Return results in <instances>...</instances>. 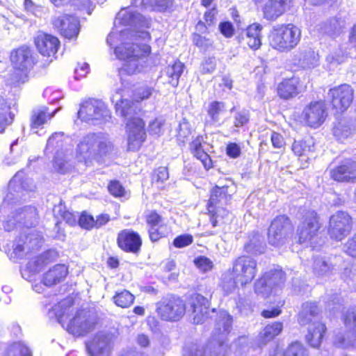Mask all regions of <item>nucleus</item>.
Segmentation results:
<instances>
[{
	"instance_id": "nucleus-1",
	"label": "nucleus",
	"mask_w": 356,
	"mask_h": 356,
	"mask_svg": "<svg viewBox=\"0 0 356 356\" xmlns=\"http://www.w3.org/2000/svg\"><path fill=\"white\" fill-rule=\"evenodd\" d=\"M149 34L147 31H135L129 29L120 31L113 30L107 38V43L113 47L117 44L118 41L121 44L115 47L116 56L124 60L120 73L134 74L141 72L143 63L151 51L150 47L147 44H138L136 42H127L126 40H137L138 38L143 40L149 39Z\"/></svg>"
},
{
	"instance_id": "nucleus-2",
	"label": "nucleus",
	"mask_w": 356,
	"mask_h": 356,
	"mask_svg": "<svg viewBox=\"0 0 356 356\" xmlns=\"http://www.w3.org/2000/svg\"><path fill=\"white\" fill-rule=\"evenodd\" d=\"M111 101L115 104L116 113L127 120L126 129L129 149L131 151L138 149L146 136L145 123L140 118L137 116L140 109L134 102L121 99V95L118 91L113 95Z\"/></svg>"
},
{
	"instance_id": "nucleus-3",
	"label": "nucleus",
	"mask_w": 356,
	"mask_h": 356,
	"mask_svg": "<svg viewBox=\"0 0 356 356\" xmlns=\"http://www.w3.org/2000/svg\"><path fill=\"white\" fill-rule=\"evenodd\" d=\"M70 300H63L53 307L58 322L66 331L75 337H84L94 330L97 323V316L90 311H77L72 317Z\"/></svg>"
},
{
	"instance_id": "nucleus-4",
	"label": "nucleus",
	"mask_w": 356,
	"mask_h": 356,
	"mask_svg": "<svg viewBox=\"0 0 356 356\" xmlns=\"http://www.w3.org/2000/svg\"><path fill=\"white\" fill-rule=\"evenodd\" d=\"M114 151V146L108 135L103 133H91L81 138L76 145V159L78 168L89 166L95 160L109 156Z\"/></svg>"
},
{
	"instance_id": "nucleus-5",
	"label": "nucleus",
	"mask_w": 356,
	"mask_h": 356,
	"mask_svg": "<svg viewBox=\"0 0 356 356\" xmlns=\"http://www.w3.org/2000/svg\"><path fill=\"white\" fill-rule=\"evenodd\" d=\"M257 273V264L250 256L243 255L232 263V268L222 275L221 286L229 294L234 291L238 286H245L252 282Z\"/></svg>"
},
{
	"instance_id": "nucleus-6",
	"label": "nucleus",
	"mask_w": 356,
	"mask_h": 356,
	"mask_svg": "<svg viewBox=\"0 0 356 356\" xmlns=\"http://www.w3.org/2000/svg\"><path fill=\"white\" fill-rule=\"evenodd\" d=\"M72 146V139L61 132L52 134L47 140L46 149L56 152L54 168L60 174L70 172L74 169L70 160Z\"/></svg>"
},
{
	"instance_id": "nucleus-7",
	"label": "nucleus",
	"mask_w": 356,
	"mask_h": 356,
	"mask_svg": "<svg viewBox=\"0 0 356 356\" xmlns=\"http://www.w3.org/2000/svg\"><path fill=\"white\" fill-rule=\"evenodd\" d=\"M301 35V30L293 24L276 25L269 33V45L280 52H289L299 44Z\"/></svg>"
},
{
	"instance_id": "nucleus-8",
	"label": "nucleus",
	"mask_w": 356,
	"mask_h": 356,
	"mask_svg": "<svg viewBox=\"0 0 356 356\" xmlns=\"http://www.w3.org/2000/svg\"><path fill=\"white\" fill-rule=\"evenodd\" d=\"M10 62L14 72L10 74V83L17 86L24 83L27 72L35 64L32 51L24 46L13 51L10 54Z\"/></svg>"
},
{
	"instance_id": "nucleus-9",
	"label": "nucleus",
	"mask_w": 356,
	"mask_h": 356,
	"mask_svg": "<svg viewBox=\"0 0 356 356\" xmlns=\"http://www.w3.org/2000/svg\"><path fill=\"white\" fill-rule=\"evenodd\" d=\"M320 228L316 213L314 211H307L296 229L298 242L305 246H313Z\"/></svg>"
},
{
	"instance_id": "nucleus-10",
	"label": "nucleus",
	"mask_w": 356,
	"mask_h": 356,
	"mask_svg": "<svg viewBox=\"0 0 356 356\" xmlns=\"http://www.w3.org/2000/svg\"><path fill=\"white\" fill-rule=\"evenodd\" d=\"M292 233L293 227L289 218L285 215L277 216L268 228V243L276 248L282 247L289 241Z\"/></svg>"
},
{
	"instance_id": "nucleus-11",
	"label": "nucleus",
	"mask_w": 356,
	"mask_h": 356,
	"mask_svg": "<svg viewBox=\"0 0 356 356\" xmlns=\"http://www.w3.org/2000/svg\"><path fill=\"white\" fill-rule=\"evenodd\" d=\"M228 186L220 187L216 186L211 192V197L208 203V211L210 213V221L213 227L224 223V220L229 216V211L219 205L220 202L225 198Z\"/></svg>"
},
{
	"instance_id": "nucleus-12",
	"label": "nucleus",
	"mask_w": 356,
	"mask_h": 356,
	"mask_svg": "<svg viewBox=\"0 0 356 356\" xmlns=\"http://www.w3.org/2000/svg\"><path fill=\"white\" fill-rule=\"evenodd\" d=\"M159 316L165 321H177L184 316L186 305L183 300L179 297L165 298L156 305Z\"/></svg>"
},
{
	"instance_id": "nucleus-13",
	"label": "nucleus",
	"mask_w": 356,
	"mask_h": 356,
	"mask_svg": "<svg viewBox=\"0 0 356 356\" xmlns=\"http://www.w3.org/2000/svg\"><path fill=\"white\" fill-rule=\"evenodd\" d=\"M78 116L81 120L86 122L102 120L110 118V112L102 101L88 99L81 103Z\"/></svg>"
},
{
	"instance_id": "nucleus-14",
	"label": "nucleus",
	"mask_w": 356,
	"mask_h": 356,
	"mask_svg": "<svg viewBox=\"0 0 356 356\" xmlns=\"http://www.w3.org/2000/svg\"><path fill=\"white\" fill-rule=\"evenodd\" d=\"M331 104L337 113H343L348 109L353 100V90L348 84H342L331 88L327 94Z\"/></svg>"
},
{
	"instance_id": "nucleus-15",
	"label": "nucleus",
	"mask_w": 356,
	"mask_h": 356,
	"mask_svg": "<svg viewBox=\"0 0 356 356\" xmlns=\"http://www.w3.org/2000/svg\"><path fill=\"white\" fill-rule=\"evenodd\" d=\"M38 213L36 209L33 207H26L15 209V213L12 216H8V219L4 222V228L7 231H10L17 225L22 224L25 227H29L34 226L37 222Z\"/></svg>"
},
{
	"instance_id": "nucleus-16",
	"label": "nucleus",
	"mask_w": 356,
	"mask_h": 356,
	"mask_svg": "<svg viewBox=\"0 0 356 356\" xmlns=\"http://www.w3.org/2000/svg\"><path fill=\"white\" fill-rule=\"evenodd\" d=\"M352 229V219L346 212L339 211L330 219L328 232L332 238L341 241Z\"/></svg>"
},
{
	"instance_id": "nucleus-17",
	"label": "nucleus",
	"mask_w": 356,
	"mask_h": 356,
	"mask_svg": "<svg viewBox=\"0 0 356 356\" xmlns=\"http://www.w3.org/2000/svg\"><path fill=\"white\" fill-rule=\"evenodd\" d=\"M52 24L60 34L67 39L76 38L79 33V21L70 15H62L52 19Z\"/></svg>"
},
{
	"instance_id": "nucleus-18",
	"label": "nucleus",
	"mask_w": 356,
	"mask_h": 356,
	"mask_svg": "<svg viewBox=\"0 0 356 356\" xmlns=\"http://www.w3.org/2000/svg\"><path fill=\"white\" fill-rule=\"evenodd\" d=\"M188 311L191 312L193 323L196 324L204 322L209 316L208 300L202 295L193 294L188 300Z\"/></svg>"
},
{
	"instance_id": "nucleus-19",
	"label": "nucleus",
	"mask_w": 356,
	"mask_h": 356,
	"mask_svg": "<svg viewBox=\"0 0 356 356\" xmlns=\"http://www.w3.org/2000/svg\"><path fill=\"white\" fill-rule=\"evenodd\" d=\"M285 280L284 273L282 270H271L255 283V292L263 296H268L273 286L279 285Z\"/></svg>"
},
{
	"instance_id": "nucleus-20",
	"label": "nucleus",
	"mask_w": 356,
	"mask_h": 356,
	"mask_svg": "<svg viewBox=\"0 0 356 356\" xmlns=\"http://www.w3.org/2000/svg\"><path fill=\"white\" fill-rule=\"evenodd\" d=\"M304 118L307 124L312 127H318L323 123L327 111L323 101L311 102L303 111Z\"/></svg>"
},
{
	"instance_id": "nucleus-21",
	"label": "nucleus",
	"mask_w": 356,
	"mask_h": 356,
	"mask_svg": "<svg viewBox=\"0 0 356 356\" xmlns=\"http://www.w3.org/2000/svg\"><path fill=\"white\" fill-rule=\"evenodd\" d=\"M86 348L90 356H109L111 353V338L109 335L99 332L86 343Z\"/></svg>"
},
{
	"instance_id": "nucleus-22",
	"label": "nucleus",
	"mask_w": 356,
	"mask_h": 356,
	"mask_svg": "<svg viewBox=\"0 0 356 356\" xmlns=\"http://www.w3.org/2000/svg\"><path fill=\"white\" fill-rule=\"evenodd\" d=\"M117 243L122 250L136 253L140 248L142 240L137 232L131 229H124L118 234Z\"/></svg>"
},
{
	"instance_id": "nucleus-23",
	"label": "nucleus",
	"mask_w": 356,
	"mask_h": 356,
	"mask_svg": "<svg viewBox=\"0 0 356 356\" xmlns=\"http://www.w3.org/2000/svg\"><path fill=\"white\" fill-rule=\"evenodd\" d=\"M35 44L42 55L51 57L56 54L60 42L55 36L44 33H39L35 38Z\"/></svg>"
},
{
	"instance_id": "nucleus-24",
	"label": "nucleus",
	"mask_w": 356,
	"mask_h": 356,
	"mask_svg": "<svg viewBox=\"0 0 356 356\" xmlns=\"http://www.w3.org/2000/svg\"><path fill=\"white\" fill-rule=\"evenodd\" d=\"M293 0H268L263 8L264 17L269 21L276 20L287 8Z\"/></svg>"
},
{
	"instance_id": "nucleus-25",
	"label": "nucleus",
	"mask_w": 356,
	"mask_h": 356,
	"mask_svg": "<svg viewBox=\"0 0 356 356\" xmlns=\"http://www.w3.org/2000/svg\"><path fill=\"white\" fill-rule=\"evenodd\" d=\"M263 26L258 23L249 25L241 33V40L251 49L257 50L261 45Z\"/></svg>"
},
{
	"instance_id": "nucleus-26",
	"label": "nucleus",
	"mask_w": 356,
	"mask_h": 356,
	"mask_svg": "<svg viewBox=\"0 0 356 356\" xmlns=\"http://www.w3.org/2000/svg\"><path fill=\"white\" fill-rule=\"evenodd\" d=\"M328 170L331 178H356V161L346 160L337 166L331 164Z\"/></svg>"
},
{
	"instance_id": "nucleus-27",
	"label": "nucleus",
	"mask_w": 356,
	"mask_h": 356,
	"mask_svg": "<svg viewBox=\"0 0 356 356\" xmlns=\"http://www.w3.org/2000/svg\"><path fill=\"white\" fill-rule=\"evenodd\" d=\"M326 327L320 321H314L307 327L305 339L307 343L314 348H318L322 342Z\"/></svg>"
},
{
	"instance_id": "nucleus-28",
	"label": "nucleus",
	"mask_w": 356,
	"mask_h": 356,
	"mask_svg": "<svg viewBox=\"0 0 356 356\" xmlns=\"http://www.w3.org/2000/svg\"><path fill=\"white\" fill-rule=\"evenodd\" d=\"M68 268L64 264H57L44 273L42 282L45 286H50L60 283L66 277Z\"/></svg>"
},
{
	"instance_id": "nucleus-29",
	"label": "nucleus",
	"mask_w": 356,
	"mask_h": 356,
	"mask_svg": "<svg viewBox=\"0 0 356 356\" xmlns=\"http://www.w3.org/2000/svg\"><path fill=\"white\" fill-rule=\"evenodd\" d=\"M299 79L292 77L284 79L278 84L277 94L280 97L289 99L296 97L298 93Z\"/></svg>"
},
{
	"instance_id": "nucleus-30",
	"label": "nucleus",
	"mask_w": 356,
	"mask_h": 356,
	"mask_svg": "<svg viewBox=\"0 0 356 356\" xmlns=\"http://www.w3.org/2000/svg\"><path fill=\"white\" fill-rule=\"evenodd\" d=\"M34 236L33 234H29L26 237V241L24 244H16L11 253V257L20 259L24 255L26 250L38 248L42 243V238Z\"/></svg>"
},
{
	"instance_id": "nucleus-31",
	"label": "nucleus",
	"mask_w": 356,
	"mask_h": 356,
	"mask_svg": "<svg viewBox=\"0 0 356 356\" xmlns=\"http://www.w3.org/2000/svg\"><path fill=\"white\" fill-rule=\"evenodd\" d=\"M313 144L311 140H295L293 143L292 151L296 156L300 157L301 162H305L302 164V168L307 166V163L309 159L308 154L313 151Z\"/></svg>"
},
{
	"instance_id": "nucleus-32",
	"label": "nucleus",
	"mask_w": 356,
	"mask_h": 356,
	"mask_svg": "<svg viewBox=\"0 0 356 356\" xmlns=\"http://www.w3.org/2000/svg\"><path fill=\"white\" fill-rule=\"evenodd\" d=\"M319 308L315 302H305L302 306V309L298 314V322L301 325H307L312 322V318H308V316H312L314 321H319Z\"/></svg>"
},
{
	"instance_id": "nucleus-33",
	"label": "nucleus",
	"mask_w": 356,
	"mask_h": 356,
	"mask_svg": "<svg viewBox=\"0 0 356 356\" xmlns=\"http://www.w3.org/2000/svg\"><path fill=\"white\" fill-rule=\"evenodd\" d=\"M346 21L341 17H332L321 26V31L331 37H336L343 31Z\"/></svg>"
},
{
	"instance_id": "nucleus-34",
	"label": "nucleus",
	"mask_w": 356,
	"mask_h": 356,
	"mask_svg": "<svg viewBox=\"0 0 356 356\" xmlns=\"http://www.w3.org/2000/svg\"><path fill=\"white\" fill-rule=\"evenodd\" d=\"M143 16L138 13H134L130 8L122 9L117 15L114 25L122 24L124 26H136L141 21Z\"/></svg>"
},
{
	"instance_id": "nucleus-35",
	"label": "nucleus",
	"mask_w": 356,
	"mask_h": 356,
	"mask_svg": "<svg viewBox=\"0 0 356 356\" xmlns=\"http://www.w3.org/2000/svg\"><path fill=\"white\" fill-rule=\"evenodd\" d=\"M58 111L56 109L51 114L48 113V108L46 106H40L35 108L31 115V128L36 129L40 128L45 124L48 120L51 119Z\"/></svg>"
},
{
	"instance_id": "nucleus-36",
	"label": "nucleus",
	"mask_w": 356,
	"mask_h": 356,
	"mask_svg": "<svg viewBox=\"0 0 356 356\" xmlns=\"http://www.w3.org/2000/svg\"><path fill=\"white\" fill-rule=\"evenodd\" d=\"M283 329V324L281 322H274L267 325L259 334L260 343L266 344L277 336Z\"/></svg>"
},
{
	"instance_id": "nucleus-37",
	"label": "nucleus",
	"mask_w": 356,
	"mask_h": 356,
	"mask_svg": "<svg viewBox=\"0 0 356 356\" xmlns=\"http://www.w3.org/2000/svg\"><path fill=\"white\" fill-rule=\"evenodd\" d=\"M334 269V266L326 257L316 256L314 259V273L318 276L328 275Z\"/></svg>"
},
{
	"instance_id": "nucleus-38",
	"label": "nucleus",
	"mask_w": 356,
	"mask_h": 356,
	"mask_svg": "<svg viewBox=\"0 0 356 356\" xmlns=\"http://www.w3.org/2000/svg\"><path fill=\"white\" fill-rule=\"evenodd\" d=\"M10 110V106L0 96V134H2L5 128L13 120L14 114Z\"/></svg>"
},
{
	"instance_id": "nucleus-39",
	"label": "nucleus",
	"mask_w": 356,
	"mask_h": 356,
	"mask_svg": "<svg viewBox=\"0 0 356 356\" xmlns=\"http://www.w3.org/2000/svg\"><path fill=\"white\" fill-rule=\"evenodd\" d=\"M262 244V236L258 233H254L249 236L248 241L244 245V249L250 254H261L264 252Z\"/></svg>"
},
{
	"instance_id": "nucleus-40",
	"label": "nucleus",
	"mask_w": 356,
	"mask_h": 356,
	"mask_svg": "<svg viewBox=\"0 0 356 356\" xmlns=\"http://www.w3.org/2000/svg\"><path fill=\"white\" fill-rule=\"evenodd\" d=\"M184 65L180 61H175L172 65H168L166 68V74L169 78V83L173 87H177L179 79L183 73Z\"/></svg>"
},
{
	"instance_id": "nucleus-41",
	"label": "nucleus",
	"mask_w": 356,
	"mask_h": 356,
	"mask_svg": "<svg viewBox=\"0 0 356 356\" xmlns=\"http://www.w3.org/2000/svg\"><path fill=\"white\" fill-rule=\"evenodd\" d=\"M54 6L58 7L71 3L72 6L76 7L79 10H86L88 15H90L94 6L90 0H49Z\"/></svg>"
},
{
	"instance_id": "nucleus-42",
	"label": "nucleus",
	"mask_w": 356,
	"mask_h": 356,
	"mask_svg": "<svg viewBox=\"0 0 356 356\" xmlns=\"http://www.w3.org/2000/svg\"><path fill=\"white\" fill-rule=\"evenodd\" d=\"M298 59L302 67H314L318 64V56L313 50L308 49L300 52Z\"/></svg>"
},
{
	"instance_id": "nucleus-43",
	"label": "nucleus",
	"mask_w": 356,
	"mask_h": 356,
	"mask_svg": "<svg viewBox=\"0 0 356 356\" xmlns=\"http://www.w3.org/2000/svg\"><path fill=\"white\" fill-rule=\"evenodd\" d=\"M225 111V105L222 102L214 101L209 104L207 113L211 124H216L220 121V115Z\"/></svg>"
},
{
	"instance_id": "nucleus-44",
	"label": "nucleus",
	"mask_w": 356,
	"mask_h": 356,
	"mask_svg": "<svg viewBox=\"0 0 356 356\" xmlns=\"http://www.w3.org/2000/svg\"><path fill=\"white\" fill-rule=\"evenodd\" d=\"M355 131V129L350 127L345 122H339L333 129V134L339 140H343L344 139L350 136Z\"/></svg>"
},
{
	"instance_id": "nucleus-45",
	"label": "nucleus",
	"mask_w": 356,
	"mask_h": 356,
	"mask_svg": "<svg viewBox=\"0 0 356 356\" xmlns=\"http://www.w3.org/2000/svg\"><path fill=\"white\" fill-rule=\"evenodd\" d=\"M113 299L117 306L127 308L134 302V296L129 291L123 290L120 292H117L113 297Z\"/></svg>"
},
{
	"instance_id": "nucleus-46",
	"label": "nucleus",
	"mask_w": 356,
	"mask_h": 356,
	"mask_svg": "<svg viewBox=\"0 0 356 356\" xmlns=\"http://www.w3.org/2000/svg\"><path fill=\"white\" fill-rule=\"evenodd\" d=\"M170 0H133L132 5L136 7L147 8H154L156 7L161 9L168 7Z\"/></svg>"
},
{
	"instance_id": "nucleus-47",
	"label": "nucleus",
	"mask_w": 356,
	"mask_h": 356,
	"mask_svg": "<svg viewBox=\"0 0 356 356\" xmlns=\"http://www.w3.org/2000/svg\"><path fill=\"white\" fill-rule=\"evenodd\" d=\"M4 356H31L28 347L21 343H15L7 349Z\"/></svg>"
},
{
	"instance_id": "nucleus-48",
	"label": "nucleus",
	"mask_w": 356,
	"mask_h": 356,
	"mask_svg": "<svg viewBox=\"0 0 356 356\" xmlns=\"http://www.w3.org/2000/svg\"><path fill=\"white\" fill-rule=\"evenodd\" d=\"M149 238L152 241H157L160 238L166 236L170 232L167 224L161 225L155 227H149Z\"/></svg>"
},
{
	"instance_id": "nucleus-49",
	"label": "nucleus",
	"mask_w": 356,
	"mask_h": 356,
	"mask_svg": "<svg viewBox=\"0 0 356 356\" xmlns=\"http://www.w3.org/2000/svg\"><path fill=\"white\" fill-rule=\"evenodd\" d=\"M283 356H308V352L302 343L294 342L287 347Z\"/></svg>"
},
{
	"instance_id": "nucleus-50",
	"label": "nucleus",
	"mask_w": 356,
	"mask_h": 356,
	"mask_svg": "<svg viewBox=\"0 0 356 356\" xmlns=\"http://www.w3.org/2000/svg\"><path fill=\"white\" fill-rule=\"evenodd\" d=\"M229 349L234 351V356H241L248 350V339L245 337H239L230 346Z\"/></svg>"
},
{
	"instance_id": "nucleus-51",
	"label": "nucleus",
	"mask_w": 356,
	"mask_h": 356,
	"mask_svg": "<svg viewBox=\"0 0 356 356\" xmlns=\"http://www.w3.org/2000/svg\"><path fill=\"white\" fill-rule=\"evenodd\" d=\"M24 6L26 12L38 17H42L47 13L44 7L36 5L32 0H24Z\"/></svg>"
},
{
	"instance_id": "nucleus-52",
	"label": "nucleus",
	"mask_w": 356,
	"mask_h": 356,
	"mask_svg": "<svg viewBox=\"0 0 356 356\" xmlns=\"http://www.w3.org/2000/svg\"><path fill=\"white\" fill-rule=\"evenodd\" d=\"M347 54L341 49L332 52L327 56V61L332 65H337L345 61Z\"/></svg>"
},
{
	"instance_id": "nucleus-53",
	"label": "nucleus",
	"mask_w": 356,
	"mask_h": 356,
	"mask_svg": "<svg viewBox=\"0 0 356 356\" xmlns=\"http://www.w3.org/2000/svg\"><path fill=\"white\" fill-rule=\"evenodd\" d=\"M194 156L197 157L201 162L207 170L210 169L212 167V161L209 156V154L205 152L204 148L203 147L197 149L196 150L193 151Z\"/></svg>"
},
{
	"instance_id": "nucleus-54",
	"label": "nucleus",
	"mask_w": 356,
	"mask_h": 356,
	"mask_svg": "<svg viewBox=\"0 0 356 356\" xmlns=\"http://www.w3.org/2000/svg\"><path fill=\"white\" fill-rule=\"evenodd\" d=\"M108 191L115 197H122L125 194V189L122 184L117 179L110 181L108 186Z\"/></svg>"
},
{
	"instance_id": "nucleus-55",
	"label": "nucleus",
	"mask_w": 356,
	"mask_h": 356,
	"mask_svg": "<svg viewBox=\"0 0 356 356\" xmlns=\"http://www.w3.org/2000/svg\"><path fill=\"white\" fill-rule=\"evenodd\" d=\"M346 327L353 332H356V310L348 311L344 318Z\"/></svg>"
},
{
	"instance_id": "nucleus-56",
	"label": "nucleus",
	"mask_w": 356,
	"mask_h": 356,
	"mask_svg": "<svg viewBox=\"0 0 356 356\" xmlns=\"http://www.w3.org/2000/svg\"><path fill=\"white\" fill-rule=\"evenodd\" d=\"M249 121V115L248 111L243 110L238 111L234 116V125L235 127H241Z\"/></svg>"
},
{
	"instance_id": "nucleus-57",
	"label": "nucleus",
	"mask_w": 356,
	"mask_h": 356,
	"mask_svg": "<svg viewBox=\"0 0 356 356\" xmlns=\"http://www.w3.org/2000/svg\"><path fill=\"white\" fill-rule=\"evenodd\" d=\"M164 124V120L158 118L152 121L148 127V131L150 134L160 135L162 132V127Z\"/></svg>"
},
{
	"instance_id": "nucleus-58",
	"label": "nucleus",
	"mask_w": 356,
	"mask_h": 356,
	"mask_svg": "<svg viewBox=\"0 0 356 356\" xmlns=\"http://www.w3.org/2000/svg\"><path fill=\"white\" fill-rule=\"evenodd\" d=\"M154 89L151 87L143 86L138 88L135 92V98L137 102L148 99L152 94Z\"/></svg>"
},
{
	"instance_id": "nucleus-59",
	"label": "nucleus",
	"mask_w": 356,
	"mask_h": 356,
	"mask_svg": "<svg viewBox=\"0 0 356 356\" xmlns=\"http://www.w3.org/2000/svg\"><path fill=\"white\" fill-rule=\"evenodd\" d=\"M193 42L197 47L204 49H207L212 45V42L209 39L197 33L193 35Z\"/></svg>"
},
{
	"instance_id": "nucleus-60",
	"label": "nucleus",
	"mask_w": 356,
	"mask_h": 356,
	"mask_svg": "<svg viewBox=\"0 0 356 356\" xmlns=\"http://www.w3.org/2000/svg\"><path fill=\"white\" fill-rule=\"evenodd\" d=\"M147 223L149 227H155L161 225L166 224L162 217L155 212H151L147 216Z\"/></svg>"
},
{
	"instance_id": "nucleus-61",
	"label": "nucleus",
	"mask_w": 356,
	"mask_h": 356,
	"mask_svg": "<svg viewBox=\"0 0 356 356\" xmlns=\"http://www.w3.org/2000/svg\"><path fill=\"white\" fill-rule=\"evenodd\" d=\"M193 242V236L188 234L180 235L176 237L173 241L175 247L181 248L189 245Z\"/></svg>"
},
{
	"instance_id": "nucleus-62",
	"label": "nucleus",
	"mask_w": 356,
	"mask_h": 356,
	"mask_svg": "<svg viewBox=\"0 0 356 356\" xmlns=\"http://www.w3.org/2000/svg\"><path fill=\"white\" fill-rule=\"evenodd\" d=\"M79 223L81 227L85 229H90L95 227V219L94 218L86 213H82L79 218Z\"/></svg>"
},
{
	"instance_id": "nucleus-63",
	"label": "nucleus",
	"mask_w": 356,
	"mask_h": 356,
	"mask_svg": "<svg viewBox=\"0 0 356 356\" xmlns=\"http://www.w3.org/2000/svg\"><path fill=\"white\" fill-rule=\"evenodd\" d=\"M216 59L214 58H208L202 62L201 72L203 74L212 73L216 68Z\"/></svg>"
},
{
	"instance_id": "nucleus-64",
	"label": "nucleus",
	"mask_w": 356,
	"mask_h": 356,
	"mask_svg": "<svg viewBox=\"0 0 356 356\" xmlns=\"http://www.w3.org/2000/svg\"><path fill=\"white\" fill-rule=\"evenodd\" d=\"M346 252L351 257H356V234L350 238L345 245Z\"/></svg>"
}]
</instances>
